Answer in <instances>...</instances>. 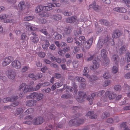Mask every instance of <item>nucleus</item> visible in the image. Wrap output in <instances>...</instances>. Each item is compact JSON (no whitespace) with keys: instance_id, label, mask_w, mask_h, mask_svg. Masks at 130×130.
Returning a JSON list of instances; mask_svg holds the SVG:
<instances>
[{"instance_id":"obj_1","label":"nucleus","mask_w":130,"mask_h":130,"mask_svg":"<svg viewBox=\"0 0 130 130\" xmlns=\"http://www.w3.org/2000/svg\"><path fill=\"white\" fill-rule=\"evenodd\" d=\"M31 116L26 117L24 118V120L26 121L24 122L23 123L30 125L32 123L34 125H38L43 122V118L41 117H36L34 119Z\"/></svg>"},{"instance_id":"obj_2","label":"nucleus","mask_w":130,"mask_h":130,"mask_svg":"<svg viewBox=\"0 0 130 130\" xmlns=\"http://www.w3.org/2000/svg\"><path fill=\"white\" fill-rule=\"evenodd\" d=\"M84 120L78 118H76L70 121L69 122V125L70 126H78L83 123Z\"/></svg>"},{"instance_id":"obj_3","label":"nucleus","mask_w":130,"mask_h":130,"mask_svg":"<svg viewBox=\"0 0 130 130\" xmlns=\"http://www.w3.org/2000/svg\"><path fill=\"white\" fill-rule=\"evenodd\" d=\"M108 39V37L107 35L104 38L100 39L97 44V47L98 48H101L102 47H104L106 46Z\"/></svg>"},{"instance_id":"obj_4","label":"nucleus","mask_w":130,"mask_h":130,"mask_svg":"<svg viewBox=\"0 0 130 130\" xmlns=\"http://www.w3.org/2000/svg\"><path fill=\"white\" fill-rule=\"evenodd\" d=\"M105 92L104 91L102 90L99 91V92L94 93L91 94V98L90 96H88L87 98V100L89 102V104L90 105L92 104L93 103L92 99L94 97L96 96L97 97L100 96L102 95Z\"/></svg>"},{"instance_id":"obj_5","label":"nucleus","mask_w":130,"mask_h":130,"mask_svg":"<svg viewBox=\"0 0 130 130\" xmlns=\"http://www.w3.org/2000/svg\"><path fill=\"white\" fill-rule=\"evenodd\" d=\"M108 52L105 49L101 50V55L102 57L104 59L103 60L104 65L105 66L108 65L109 60L108 58L107 57V54Z\"/></svg>"},{"instance_id":"obj_6","label":"nucleus","mask_w":130,"mask_h":130,"mask_svg":"<svg viewBox=\"0 0 130 130\" xmlns=\"http://www.w3.org/2000/svg\"><path fill=\"white\" fill-rule=\"evenodd\" d=\"M89 72L88 68L87 67H85L84 68V72L86 73L83 74V75L87 77L91 82H92L95 80L98 79V77L95 76H90L87 74V73Z\"/></svg>"},{"instance_id":"obj_7","label":"nucleus","mask_w":130,"mask_h":130,"mask_svg":"<svg viewBox=\"0 0 130 130\" xmlns=\"http://www.w3.org/2000/svg\"><path fill=\"white\" fill-rule=\"evenodd\" d=\"M60 5V4L59 3H48L47 6H43L44 11H50L52 9V7H58Z\"/></svg>"},{"instance_id":"obj_8","label":"nucleus","mask_w":130,"mask_h":130,"mask_svg":"<svg viewBox=\"0 0 130 130\" xmlns=\"http://www.w3.org/2000/svg\"><path fill=\"white\" fill-rule=\"evenodd\" d=\"M78 94L79 97L76 98L77 101L80 103H82L84 102V99L87 96L86 93L80 91L78 92Z\"/></svg>"},{"instance_id":"obj_9","label":"nucleus","mask_w":130,"mask_h":130,"mask_svg":"<svg viewBox=\"0 0 130 130\" xmlns=\"http://www.w3.org/2000/svg\"><path fill=\"white\" fill-rule=\"evenodd\" d=\"M11 65L12 68L16 69H20L22 66L21 63L20 61L15 60L12 62Z\"/></svg>"},{"instance_id":"obj_10","label":"nucleus","mask_w":130,"mask_h":130,"mask_svg":"<svg viewBox=\"0 0 130 130\" xmlns=\"http://www.w3.org/2000/svg\"><path fill=\"white\" fill-rule=\"evenodd\" d=\"M43 74L42 73H38L35 74L34 73L29 74L28 75V76L30 78L33 79L34 80L41 78L43 76Z\"/></svg>"},{"instance_id":"obj_11","label":"nucleus","mask_w":130,"mask_h":130,"mask_svg":"<svg viewBox=\"0 0 130 130\" xmlns=\"http://www.w3.org/2000/svg\"><path fill=\"white\" fill-rule=\"evenodd\" d=\"M14 8L16 9L19 12L22 11L24 10L25 8V3L23 1L20 2L18 4V6L14 7Z\"/></svg>"},{"instance_id":"obj_12","label":"nucleus","mask_w":130,"mask_h":130,"mask_svg":"<svg viewBox=\"0 0 130 130\" xmlns=\"http://www.w3.org/2000/svg\"><path fill=\"white\" fill-rule=\"evenodd\" d=\"M105 94L106 98H108L109 100H112L115 99L116 96V94L109 91L106 92Z\"/></svg>"},{"instance_id":"obj_13","label":"nucleus","mask_w":130,"mask_h":130,"mask_svg":"<svg viewBox=\"0 0 130 130\" xmlns=\"http://www.w3.org/2000/svg\"><path fill=\"white\" fill-rule=\"evenodd\" d=\"M98 60H96L95 59V60L93 61V65L91 66L90 67L91 70H95L99 67L100 64Z\"/></svg>"},{"instance_id":"obj_14","label":"nucleus","mask_w":130,"mask_h":130,"mask_svg":"<svg viewBox=\"0 0 130 130\" xmlns=\"http://www.w3.org/2000/svg\"><path fill=\"white\" fill-rule=\"evenodd\" d=\"M7 76L9 79L13 80L14 79L16 76V73L14 71L12 70H8Z\"/></svg>"},{"instance_id":"obj_15","label":"nucleus","mask_w":130,"mask_h":130,"mask_svg":"<svg viewBox=\"0 0 130 130\" xmlns=\"http://www.w3.org/2000/svg\"><path fill=\"white\" fill-rule=\"evenodd\" d=\"M11 57L8 56L3 59L2 63V65L3 67H5L9 64L11 62Z\"/></svg>"},{"instance_id":"obj_16","label":"nucleus","mask_w":130,"mask_h":130,"mask_svg":"<svg viewBox=\"0 0 130 130\" xmlns=\"http://www.w3.org/2000/svg\"><path fill=\"white\" fill-rule=\"evenodd\" d=\"M93 40V38L92 37L86 41L85 44V47L86 49H88L90 48L92 45Z\"/></svg>"},{"instance_id":"obj_17","label":"nucleus","mask_w":130,"mask_h":130,"mask_svg":"<svg viewBox=\"0 0 130 130\" xmlns=\"http://www.w3.org/2000/svg\"><path fill=\"white\" fill-rule=\"evenodd\" d=\"M122 32L120 30L116 29L115 30L113 34V38H119L122 34Z\"/></svg>"},{"instance_id":"obj_18","label":"nucleus","mask_w":130,"mask_h":130,"mask_svg":"<svg viewBox=\"0 0 130 130\" xmlns=\"http://www.w3.org/2000/svg\"><path fill=\"white\" fill-rule=\"evenodd\" d=\"M77 18L76 16H72L67 18L66 20V22L69 23H73L77 21Z\"/></svg>"},{"instance_id":"obj_19","label":"nucleus","mask_w":130,"mask_h":130,"mask_svg":"<svg viewBox=\"0 0 130 130\" xmlns=\"http://www.w3.org/2000/svg\"><path fill=\"white\" fill-rule=\"evenodd\" d=\"M37 101L34 100H30L27 101L26 104L27 106L31 107L36 105V104Z\"/></svg>"},{"instance_id":"obj_20","label":"nucleus","mask_w":130,"mask_h":130,"mask_svg":"<svg viewBox=\"0 0 130 130\" xmlns=\"http://www.w3.org/2000/svg\"><path fill=\"white\" fill-rule=\"evenodd\" d=\"M89 7L88 9H93L96 11H99L100 9V7L98 5H96L95 2L89 5Z\"/></svg>"},{"instance_id":"obj_21","label":"nucleus","mask_w":130,"mask_h":130,"mask_svg":"<svg viewBox=\"0 0 130 130\" xmlns=\"http://www.w3.org/2000/svg\"><path fill=\"white\" fill-rule=\"evenodd\" d=\"M111 60L115 63L116 65H118L119 58L117 54H115L112 55L111 57Z\"/></svg>"},{"instance_id":"obj_22","label":"nucleus","mask_w":130,"mask_h":130,"mask_svg":"<svg viewBox=\"0 0 130 130\" xmlns=\"http://www.w3.org/2000/svg\"><path fill=\"white\" fill-rule=\"evenodd\" d=\"M50 17L51 19L54 20L55 21L60 20L62 18V16L60 14L52 15Z\"/></svg>"},{"instance_id":"obj_23","label":"nucleus","mask_w":130,"mask_h":130,"mask_svg":"<svg viewBox=\"0 0 130 130\" xmlns=\"http://www.w3.org/2000/svg\"><path fill=\"white\" fill-rule=\"evenodd\" d=\"M94 112L93 111H90L88 112L86 115V116H89L90 118L94 119L97 118V115L95 114L93 115Z\"/></svg>"},{"instance_id":"obj_24","label":"nucleus","mask_w":130,"mask_h":130,"mask_svg":"<svg viewBox=\"0 0 130 130\" xmlns=\"http://www.w3.org/2000/svg\"><path fill=\"white\" fill-rule=\"evenodd\" d=\"M43 10L44 11L43 6L41 5H39L36 8L35 12L36 13H38Z\"/></svg>"},{"instance_id":"obj_25","label":"nucleus","mask_w":130,"mask_h":130,"mask_svg":"<svg viewBox=\"0 0 130 130\" xmlns=\"http://www.w3.org/2000/svg\"><path fill=\"white\" fill-rule=\"evenodd\" d=\"M126 47L125 46H122L119 50V54L120 55L126 52Z\"/></svg>"},{"instance_id":"obj_26","label":"nucleus","mask_w":130,"mask_h":130,"mask_svg":"<svg viewBox=\"0 0 130 130\" xmlns=\"http://www.w3.org/2000/svg\"><path fill=\"white\" fill-rule=\"evenodd\" d=\"M120 127L123 128L124 130H130V129L127 126L126 122H123L121 124Z\"/></svg>"},{"instance_id":"obj_27","label":"nucleus","mask_w":130,"mask_h":130,"mask_svg":"<svg viewBox=\"0 0 130 130\" xmlns=\"http://www.w3.org/2000/svg\"><path fill=\"white\" fill-rule=\"evenodd\" d=\"M23 112V109L21 108H17L15 112V115H18Z\"/></svg>"},{"instance_id":"obj_28","label":"nucleus","mask_w":130,"mask_h":130,"mask_svg":"<svg viewBox=\"0 0 130 130\" xmlns=\"http://www.w3.org/2000/svg\"><path fill=\"white\" fill-rule=\"evenodd\" d=\"M38 94V93L36 92H33L31 93L29 95L27 96L28 99H34L35 98L37 95Z\"/></svg>"},{"instance_id":"obj_29","label":"nucleus","mask_w":130,"mask_h":130,"mask_svg":"<svg viewBox=\"0 0 130 130\" xmlns=\"http://www.w3.org/2000/svg\"><path fill=\"white\" fill-rule=\"evenodd\" d=\"M30 40L32 42L34 43H37L39 41L38 37L36 36L31 37H30Z\"/></svg>"},{"instance_id":"obj_30","label":"nucleus","mask_w":130,"mask_h":130,"mask_svg":"<svg viewBox=\"0 0 130 130\" xmlns=\"http://www.w3.org/2000/svg\"><path fill=\"white\" fill-rule=\"evenodd\" d=\"M31 89V88H29V87L27 85H26L24 87L23 92L24 93H26L28 92H31L32 91Z\"/></svg>"},{"instance_id":"obj_31","label":"nucleus","mask_w":130,"mask_h":130,"mask_svg":"<svg viewBox=\"0 0 130 130\" xmlns=\"http://www.w3.org/2000/svg\"><path fill=\"white\" fill-rule=\"evenodd\" d=\"M43 85V84L42 83H39L38 84L36 87L35 88H31V89H32V91H36L39 89L40 87V86Z\"/></svg>"},{"instance_id":"obj_32","label":"nucleus","mask_w":130,"mask_h":130,"mask_svg":"<svg viewBox=\"0 0 130 130\" xmlns=\"http://www.w3.org/2000/svg\"><path fill=\"white\" fill-rule=\"evenodd\" d=\"M107 45H109L113 46L115 45V42H114L113 39L110 38L109 39L108 38V41L107 43Z\"/></svg>"},{"instance_id":"obj_33","label":"nucleus","mask_w":130,"mask_h":130,"mask_svg":"<svg viewBox=\"0 0 130 130\" xmlns=\"http://www.w3.org/2000/svg\"><path fill=\"white\" fill-rule=\"evenodd\" d=\"M34 108H30L27 109L26 110L25 112V113L26 115L31 114L32 113L34 112Z\"/></svg>"},{"instance_id":"obj_34","label":"nucleus","mask_w":130,"mask_h":130,"mask_svg":"<svg viewBox=\"0 0 130 130\" xmlns=\"http://www.w3.org/2000/svg\"><path fill=\"white\" fill-rule=\"evenodd\" d=\"M66 89V91L67 92H69L72 91L73 88L70 87H67L65 85H64L63 89Z\"/></svg>"},{"instance_id":"obj_35","label":"nucleus","mask_w":130,"mask_h":130,"mask_svg":"<svg viewBox=\"0 0 130 130\" xmlns=\"http://www.w3.org/2000/svg\"><path fill=\"white\" fill-rule=\"evenodd\" d=\"M72 30L69 27L66 28L64 29V32L66 35L70 34Z\"/></svg>"},{"instance_id":"obj_36","label":"nucleus","mask_w":130,"mask_h":130,"mask_svg":"<svg viewBox=\"0 0 130 130\" xmlns=\"http://www.w3.org/2000/svg\"><path fill=\"white\" fill-rule=\"evenodd\" d=\"M76 80L78 82H85V79L84 78L79 77L78 76L75 77Z\"/></svg>"},{"instance_id":"obj_37","label":"nucleus","mask_w":130,"mask_h":130,"mask_svg":"<svg viewBox=\"0 0 130 130\" xmlns=\"http://www.w3.org/2000/svg\"><path fill=\"white\" fill-rule=\"evenodd\" d=\"M34 18V16H29L25 17L24 20L25 21H29L31 20Z\"/></svg>"},{"instance_id":"obj_38","label":"nucleus","mask_w":130,"mask_h":130,"mask_svg":"<svg viewBox=\"0 0 130 130\" xmlns=\"http://www.w3.org/2000/svg\"><path fill=\"white\" fill-rule=\"evenodd\" d=\"M26 26V29L27 30H30L32 25L28 22H26L25 24Z\"/></svg>"},{"instance_id":"obj_39","label":"nucleus","mask_w":130,"mask_h":130,"mask_svg":"<svg viewBox=\"0 0 130 130\" xmlns=\"http://www.w3.org/2000/svg\"><path fill=\"white\" fill-rule=\"evenodd\" d=\"M43 96V94L39 93L36 96V99L37 100L39 101L42 99Z\"/></svg>"},{"instance_id":"obj_40","label":"nucleus","mask_w":130,"mask_h":130,"mask_svg":"<svg viewBox=\"0 0 130 130\" xmlns=\"http://www.w3.org/2000/svg\"><path fill=\"white\" fill-rule=\"evenodd\" d=\"M125 59L127 60V62L128 63L130 61V53L128 52L125 55Z\"/></svg>"},{"instance_id":"obj_41","label":"nucleus","mask_w":130,"mask_h":130,"mask_svg":"<svg viewBox=\"0 0 130 130\" xmlns=\"http://www.w3.org/2000/svg\"><path fill=\"white\" fill-rule=\"evenodd\" d=\"M45 11H43L42 12V13L39 14L41 16L45 17H47L49 16V14L47 12H45Z\"/></svg>"},{"instance_id":"obj_42","label":"nucleus","mask_w":130,"mask_h":130,"mask_svg":"<svg viewBox=\"0 0 130 130\" xmlns=\"http://www.w3.org/2000/svg\"><path fill=\"white\" fill-rule=\"evenodd\" d=\"M117 66H114L112 68V73L114 74L116 73L118 71V65H117Z\"/></svg>"},{"instance_id":"obj_43","label":"nucleus","mask_w":130,"mask_h":130,"mask_svg":"<svg viewBox=\"0 0 130 130\" xmlns=\"http://www.w3.org/2000/svg\"><path fill=\"white\" fill-rule=\"evenodd\" d=\"M100 22L102 24L104 25L105 26H107L108 25V23L106 20L102 19L100 21Z\"/></svg>"},{"instance_id":"obj_44","label":"nucleus","mask_w":130,"mask_h":130,"mask_svg":"<svg viewBox=\"0 0 130 130\" xmlns=\"http://www.w3.org/2000/svg\"><path fill=\"white\" fill-rule=\"evenodd\" d=\"M79 40L82 43H84L85 42L86 39L85 37L81 36L79 38Z\"/></svg>"},{"instance_id":"obj_45","label":"nucleus","mask_w":130,"mask_h":130,"mask_svg":"<svg viewBox=\"0 0 130 130\" xmlns=\"http://www.w3.org/2000/svg\"><path fill=\"white\" fill-rule=\"evenodd\" d=\"M37 54L38 55L39 57L41 58H44L45 55V53L42 52L37 53Z\"/></svg>"},{"instance_id":"obj_46","label":"nucleus","mask_w":130,"mask_h":130,"mask_svg":"<svg viewBox=\"0 0 130 130\" xmlns=\"http://www.w3.org/2000/svg\"><path fill=\"white\" fill-rule=\"evenodd\" d=\"M58 53L59 55L63 56L65 53V51L63 49V50H60Z\"/></svg>"},{"instance_id":"obj_47","label":"nucleus","mask_w":130,"mask_h":130,"mask_svg":"<svg viewBox=\"0 0 130 130\" xmlns=\"http://www.w3.org/2000/svg\"><path fill=\"white\" fill-rule=\"evenodd\" d=\"M8 15L5 14H2L0 15V20H4L7 18Z\"/></svg>"},{"instance_id":"obj_48","label":"nucleus","mask_w":130,"mask_h":130,"mask_svg":"<svg viewBox=\"0 0 130 130\" xmlns=\"http://www.w3.org/2000/svg\"><path fill=\"white\" fill-rule=\"evenodd\" d=\"M72 64L74 68H77L78 65V62L76 61H74L72 62Z\"/></svg>"},{"instance_id":"obj_49","label":"nucleus","mask_w":130,"mask_h":130,"mask_svg":"<svg viewBox=\"0 0 130 130\" xmlns=\"http://www.w3.org/2000/svg\"><path fill=\"white\" fill-rule=\"evenodd\" d=\"M122 1L126 4V6L130 7V1L129 0H122Z\"/></svg>"},{"instance_id":"obj_50","label":"nucleus","mask_w":130,"mask_h":130,"mask_svg":"<svg viewBox=\"0 0 130 130\" xmlns=\"http://www.w3.org/2000/svg\"><path fill=\"white\" fill-rule=\"evenodd\" d=\"M70 96L71 95L70 94H64L62 95L61 97L63 99H68Z\"/></svg>"},{"instance_id":"obj_51","label":"nucleus","mask_w":130,"mask_h":130,"mask_svg":"<svg viewBox=\"0 0 130 130\" xmlns=\"http://www.w3.org/2000/svg\"><path fill=\"white\" fill-rule=\"evenodd\" d=\"M103 77L104 79H107L110 77L109 74L108 72L105 73L103 75Z\"/></svg>"},{"instance_id":"obj_52","label":"nucleus","mask_w":130,"mask_h":130,"mask_svg":"<svg viewBox=\"0 0 130 130\" xmlns=\"http://www.w3.org/2000/svg\"><path fill=\"white\" fill-rule=\"evenodd\" d=\"M114 89L116 91H120L121 90V87L120 85H117L115 86Z\"/></svg>"},{"instance_id":"obj_53","label":"nucleus","mask_w":130,"mask_h":130,"mask_svg":"<svg viewBox=\"0 0 130 130\" xmlns=\"http://www.w3.org/2000/svg\"><path fill=\"white\" fill-rule=\"evenodd\" d=\"M40 31L42 33H43L46 36L48 35V34L47 32L46 31V30L45 29H41L40 30Z\"/></svg>"},{"instance_id":"obj_54","label":"nucleus","mask_w":130,"mask_h":130,"mask_svg":"<svg viewBox=\"0 0 130 130\" xmlns=\"http://www.w3.org/2000/svg\"><path fill=\"white\" fill-rule=\"evenodd\" d=\"M2 101L4 103H6L7 102H11L10 97H7L3 99Z\"/></svg>"},{"instance_id":"obj_55","label":"nucleus","mask_w":130,"mask_h":130,"mask_svg":"<svg viewBox=\"0 0 130 130\" xmlns=\"http://www.w3.org/2000/svg\"><path fill=\"white\" fill-rule=\"evenodd\" d=\"M110 116V114L107 112H105L104 114L102 115V118L103 119L106 118L107 117H109Z\"/></svg>"},{"instance_id":"obj_56","label":"nucleus","mask_w":130,"mask_h":130,"mask_svg":"<svg viewBox=\"0 0 130 130\" xmlns=\"http://www.w3.org/2000/svg\"><path fill=\"white\" fill-rule=\"evenodd\" d=\"M18 98V96H15L10 97L11 102L14 101H15Z\"/></svg>"},{"instance_id":"obj_57","label":"nucleus","mask_w":130,"mask_h":130,"mask_svg":"<svg viewBox=\"0 0 130 130\" xmlns=\"http://www.w3.org/2000/svg\"><path fill=\"white\" fill-rule=\"evenodd\" d=\"M27 36L25 33H23L21 35V40L24 41Z\"/></svg>"},{"instance_id":"obj_58","label":"nucleus","mask_w":130,"mask_h":130,"mask_svg":"<svg viewBox=\"0 0 130 130\" xmlns=\"http://www.w3.org/2000/svg\"><path fill=\"white\" fill-rule=\"evenodd\" d=\"M111 82V81L110 80H106L103 84V85L105 87H106L109 85V84Z\"/></svg>"},{"instance_id":"obj_59","label":"nucleus","mask_w":130,"mask_h":130,"mask_svg":"<svg viewBox=\"0 0 130 130\" xmlns=\"http://www.w3.org/2000/svg\"><path fill=\"white\" fill-rule=\"evenodd\" d=\"M63 83L62 82H60L59 83L58 82L56 83H55V85L57 88H59L62 86L63 85Z\"/></svg>"},{"instance_id":"obj_60","label":"nucleus","mask_w":130,"mask_h":130,"mask_svg":"<svg viewBox=\"0 0 130 130\" xmlns=\"http://www.w3.org/2000/svg\"><path fill=\"white\" fill-rule=\"evenodd\" d=\"M82 32L81 31L80 29H79V31H76L75 32L74 35L76 37H78L80 35L82 34Z\"/></svg>"},{"instance_id":"obj_61","label":"nucleus","mask_w":130,"mask_h":130,"mask_svg":"<svg viewBox=\"0 0 130 130\" xmlns=\"http://www.w3.org/2000/svg\"><path fill=\"white\" fill-rule=\"evenodd\" d=\"M62 38V36L60 34H58L55 36V39L56 40H58L61 39Z\"/></svg>"},{"instance_id":"obj_62","label":"nucleus","mask_w":130,"mask_h":130,"mask_svg":"<svg viewBox=\"0 0 130 130\" xmlns=\"http://www.w3.org/2000/svg\"><path fill=\"white\" fill-rule=\"evenodd\" d=\"M19 104L18 101H16L12 103L11 104V106L13 107H15L18 105Z\"/></svg>"},{"instance_id":"obj_63","label":"nucleus","mask_w":130,"mask_h":130,"mask_svg":"<svg viewBox=\"0 0 130 130\" xmlns=\"http://www.w3.org/2000/svg\"><path fill=\"white\" fill-rule=\"evenodd\" d=\"M113 10L118 12H120V7H116L113 9Z\"/></svg>"},{"instance_id":"obj_64","label":"nucleus","mask_w":130,"mask_h":130,"mask_svg":"<svg viewBox=\"0 0 130 130\" xmlns=\"http://www.w3.org/2000/svg\"><path fill=\"white\" fill-rule=\"evenodd\" d=\"M61 76V74L59 73H55L54 77L56 78H59Z\"/></svg>"}]
</instances>
